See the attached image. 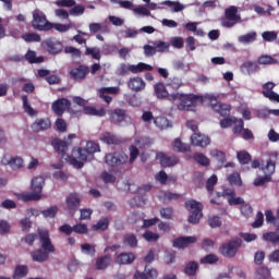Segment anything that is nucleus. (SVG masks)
<instances>
[{
    "mask_svg": "<svg viewBox=\"0 0 279 279\" xmlns=\"http://www.w3.org/2000/svg\"><path fill=\"white\" fill-rule=\"evenodd\" d=\"M262 38L266 43H274V40H278V33L274 31H266L262 34Z\"/></svg>",
    "mask_w": 279,
    "mask_h": 279,
    "instance_id": "obj_49",
    "label": "nucleus"
},
{
    "mask_svg": "<svg viewBox=\"0 0 279 279\" xmlns=\"http://www.w3.org/2000/svg\"><path fill=\"white\" fill-rule=\"evenodd\" d=\"M236 158L240 165H250L252 162V155L247 150H240L236 153Z\"/></svg>",
    "mask_w": 279,
    "mask_h": 279,
    "instance_id": "obj_36",
    "label": "nucleus"
},
{
    "mask_svg": "<svg viewBox=\"0 0 279 279\" xmlns=\"http://www.w3.org/2000/svg\"><path fill=\"white\" fill-rule=\"evenodd\" d=\"M262 95L269 99V101H276L279 104V95L276 92H262Z\"/></svg>",
    "mask_w": 279,
    "mask_h": 279,
    "instance_id": "obj_64",
    "label": "nucleus"
},
{
    "mask_svg": "<svg viewBox=\"0 0 279 279\" xmlns=\"http://www.w3.org/2000/svg\"><path fill=\"white\" fill-rule=\"evenodd\" d=\"M276 160H278V154L271 155V157L267 160L266 166L263 168L265 175H274L276 173Z\"/></svg>",
    "mask_w": 279,
    "mask_h": 279,
    "instance_id": "obj_24",
    "label": "nucleus"
},
{
    "mask_svg": "<svg viewBox=\"0 0 279 279\" xmlns=\"http://www.w3.org/2000/svg\"><path fill=\"white\" fill-rule=\"evenodd\" d=\"M85 10H86V8H84V5H82V4L75 5L74 4V7L72 9H70V14H71V16H80V15L84 14Z\"/></svg>",
    "mask_w": 279,
    "mask_h": 279,
    "instance_id": "obj_61",
    "label": "nucleus"
},
{
    "mask_svg": "<svg viewBox=\"0 0 279 279\" xmlns=\"http://www.w3.org/2000/svg\"><path fill=\"white\" fill-rule=\"evenodd\" d=\"M161 5H168V8H172V12H182V10H184V4L178 1L166 0L161 2Z\"/></svg>",
    "mask_w": 279,
    "mask_h": 279,
    "instance_id": "obj_40",
    "label": "nucleus"
},
{
    "mask_svg": "<svg viewBox=\"0 0 279 279\" xmlns=\"http://www.w3.org/2000/svg\"><path fill=\"white\" fill-rule=\"evenodd\" d=\"M110 226V220L108 218H101L96 225L93 226V230L96 232H106L108 227Z\"/></svg>",
    "mask_w": 279,
    "mask_h": 279,
    "instance_id": "obj_37",
    "label": "nucleus"
},
{
    "mask_svg": "<svg viewBox=\"0 0 279 279\" xmlns=\"http://www.w3.org/2000/svg\"><path fill=\"white\" fill-rule=\"evenodd\" d=\"M213 110L214 112H217L220 114V117H230V106L222 104V102H217L213 105Z\"/></svg>",
    "mask_w": 279,
    "mask_h": 279,
    "instance_id": "obj_30",
    "label": "nucleus"
},
{
    "mask_svg": "<svg viewBox=\"0 0 279 279\" xmlns=\"http://www.w3.org/2000/svg\"><path fill=\"white\" fill-rule=\"evenodd\" d=\"M83 112L84 114H89L92 117H106V109L104 108L97 109L95 107L85 106Z\"/></svg>",
    "mask_w": 279,
    "mask_h": 279,
    "instance_id": "obj_31",
    "label": "nucleus"
},
{
    "mask_svg": "<svg viewBox=\"0 0 279 279\" xmlns=\"http://www.w3.org/2000/svg\"><path fill=\"white\" fill-rule=\"evenodd\" d=\"M101 143H106V145H121L123 140L110 132H105L100 135Z\"/></svg>",
    "mask_w": 279,
    "mask_h": 279,
    "instance_id": "obj_23",
    "label": "nucleus"
},
{
    "mask_svg": "<svg viewBox=\"0 0 279 279\" xmlns=\"http://www.w3.org/2000/svg\"><path fill=\"white\" fill-rule=\"evenodd\" d=\"M33 132H45L46 130H51V119L49 118H40L37 119L32 125H31Z\"/></svg>",
    "mask_w": 279,
    "mask_h": 279,
    "instance_id": "obj_19",
    "label": "nucleus"
},
{
    "mask_svg": "<svg viewBox=\"0 0 279 279\" xmlns=\"http://www.w3.org/2000/svg\"><path fill=\"white\" fill-rule=\"evenodd\" d=\"M173 149H175V151H189V149H191V146H189V144H184L182 143L181 138H175L174 143H173Z\"/></svg>",
    "mask_w": 279,
    "mask_h": 279,
    "instance_id": "obj_45",
    "label": "nucleus"
},
{
    "mask_svg": "<svg viewBox=\"0 0 279 279\" xmlns=\"http://www.w3.org/2000/svg\"><path fill=\"white\" fill-rule=\"evenodd\" d=\"M143 239H145V241L148 243H157V241L160 239V234L154 233L153 231H146L143 234Z\"/></svg>",
    "mask_w": 279,
    "mask_h": 279,
    "instance_id": "obj_50",
    "label": "nucleus"
},
{
    "mask_svg": "<svg viewBox=\"0 0 279 279\" xmlns=\"http://www.w3.org/2000/svg\"><path fill=\"white\" fill-rule=\"evenodd\" d=\"M128 119V111L125 109L117 108L109 112V120L113 125H121Z\"/></svg>",
    "mask_w": 279,
    "mask_h": 279,
    "instance_id": "obj_16",
    "label": "nucleus"
},
{
    "mask_svg": "<svg viewBox=\"0 0 279 279\" xmlns=\"http://www.w3.org/2000/svg\"><path fill=\"white\" fill-rule=\"evenodd\" d=\"M154 89L157 99H168L169 101V97H171V95H169V92L167 90L165 83L155 84Z\"/></svg>",
    "mask_w": 279,
    "mask_h": 279,
    "instance_id": "obj_27",
    "label": "nucleus"
},
{
    "mask_svg": "<svg viewBox=\"0 0 279 279\" xmlns=\"http://www.w3.org/2000/svg\"><path fill=\"white\" fill-rule=\"evenodd\" d=\"M41 215H44L45 219H53L58 215V206L43 210Z\"/></svg>",
    "mask_w": 279,
    "mask_h": 279,
    "instance_id": "obj_52",
    "label": "nucleus"
},
{
    "mask_svg": "<svg viewBox=\"0 0 279 279\" xmlns=\"http://www.w3.org/2000/svg\"><path fill=\"white\" fill-rule=\"evenodd\" d=\"M221 218L219 216H214L208 218V226L211 228H221Z\"/></svg>",
    "mask_w": 279,
    "mask_h": 279,
    "instance_id": "obj_63",
    "label": "nucleus"
},
{
    "mask_svg": "<svg viewBox=\"0 0 279 279\" xmlns=\"http://www.w3.org/2000/svg\"><path fill=\"white\" fill-rule=\"evenodd\" d=\"M154 123L159 130H169V128H171V122L166 117L155 118Z\"/></svg>",
    "mask_w": 279,
    "mask_h": 279,
    "instance_id": "obj_34",
    "label": "nucleus"
},
{
    "mask_svg": "<svg viewBox=\"0 0 279 279\" xmlns=\"http://www.w3.org/2000/svg\"><path fill=\"white\" fill-rule=\"evenodd\" d=\"M191 143L194 147H208L210 145V137L202 133H194L191 136Z\"/></svg>",
    "mask_w": 279,
    "mask_h": 279,
    "instance_id": "obj_18",
    "label": "nucleus"
},
{
    "mask_svg": "<svg viewBox=\"0 0 279 279\" xmlns=\"http://www.w3.org/2000/svg\"><path fill=\"white\" fill-rule=\"evenodd\" d=\"M80 221H88L90 217H93V209L90 208H83L80 210Z\"/></svg>",
    "mask_w": 279,
    "mask_h": 279,
    "instance_id": "obj_60",
    "label": "nucleus"
},
{
    "mask_svg": "<svg viewBox=\"0 0 279 279\" xmlns=\"http://www.w3.org/2000/svg\"><path fill=\"white\" fill-rule=\"evenodd\" d=\"M256 32L247 33L239 37V43H242V45H250V43L256 40Z\"/></svg>",
    "mask_w": 279,
    "mask_h": 279,
    "instance_id": "obj_41",
    "label": "nucleus"
},
{
    "mask_svg": "<svg viewBox=\"0 0 279 279\" xmlns=\"http://www.w3.org/2000/svg\"><path fill=\"white\" fill-rule=\"evenodd\" d=\"M159 215L162 219H173V209L172 207H165L159 210Z\"/></svg>",
    "mask_w": 279,
    "mask_h": 279,
    "instance_id": "obj_55",
    "label": "nucleus"
},
{
    "mask_svg": "<svg viewBox=\"0 0 279 279\" xmlns=\"http://www.w3.org/2000/svg\"><path fill=\"white\" fill-rule=\"evenodd\" d=\"M89 73L90 68H88V65L81 64L70 71V77L75 82H82V80H86V75Z\"/></svg>",
    "mask_w": 279,
    "mask_h": 279,
    "instance_id": "obj_14",
    "label": "nucleus"
},
{
    "mask_svg": "<svg viewBox=\"0 0 279 279\" xmlns=\"http://www.w3.org/2000/svg\"><path fill=\"white\" fill-rule=\"evenodd\" d=\"M156 160H159L161 167L167 169V167H175L180 159L175 155H168L162 151L156 154Z\"/></svg>",
    "mask_w": 279,
    "mask_h": 279,
    "instance_id": "obj_11",
    "label": "nucleus"
},
{
    "mask_svg": "<svg viewBox=\"0 0 279 279\" xmlns=\"http://www.w3.org/2000/svg\"><path fill=\"white\" fill-rule=\"evenodd\" d=\"M23 40L25 43H40L41 38L38 33H27L22 35Z\"/></svg>",
    "mask_w": 279,
    "mask_h": 279,
    "instance_id": "obj_48",
    "label": "nucleus"
},
{
    "mask_svg": "<svg viewBox=\"0 0 279 279\" xmlns=\"http://www.w3.org/2000/svg\"><path fill=\"white\" fill-rule=\"evenodd\" d=\"M264 241L268 243H279V234L277 232H267L263 234Z\"/></svg>",
    "mask_w": 279,
    "mask_h": 279,
    "instance_id": "obj_54",
    "label": "nucleus"
},
{
    "mask_svg": "<svg viewBox=\"0 0 279 279\" xmlns=\"http://www.w3.org/2000/svg\"><path fill=\"white\" fill-rule=\"evenodd\" d=\"M243 246V240L235 238L220 245L219 252L225 258H234L239 254V250Z\"/></svg>",
    "mask_w": 279,
    "mask_h": 279,
    "instance_id": "obj_5",
    "label": "nucleus"
},
{
    "mask_svg": "<svg viewBox=\"0 0 279 279\" xmlns=\"http://www.w3.org/2000/svg\"><path fill=\"white\" fill-rule=\"evenodd\" d=\"M271 277V270L267 266H260L255 271L256 279H268Z\"/></svg>",
    "mask_w": 279,
    "mask_h": 279,
    "instance_id": "obj_35",
    "label": "nucleus"
},
{
    "mask_svg": "<svg viewBox=\"0 0 279 279\" xmlns=\"http://www.w3.org/2000/svg\"><path fill=\"white\" fill-rule=\"evenodd\" d=\"M227 180L229 183L234 184L235 186H241V184H243V182L241 181V174L236 172L230 174Z\"/></svg>",
    "mask_w": 279,
    "mask_h": 279,
    "instance_id": "obj_56",
    "label": "nucleus"
},
{
    "mask_svg": "<svg viewBox=\"0 0 279 279\" xmlns=\"http://www.w3.org/2000/svg\"><path fill=\"white\" fill-rule=\"evenodd\" d=\"M32 27L37 32H50L53 29V23L47 21V15L39 10L33 12Z\"/></svg>",
    "mask_w": 279,
    "mask_h": 279,
    "instance_id": "obj_6",
    "label": "nucleus"
},
{
    "mask_svg": "<svg viewBox=\"0 0 279 279\" xmlns=\"http://www.w3.org/2000/svg\"><path fill=\"white\" fill-rule=\"evenodd\" d=\"M41 47H44L48 53L52 54L60 53L63 48L62 43L58 41L56 38H48L41 41Z\"/></svg>",
    "mask_w": 279,
    "mask_h": 279,
    "instance_id": "obj_15",
    "label": "nucleus"
},
{
    "mask_svg": "<svg viewBox=\"0 0 279 279\" xmlns=\"http://www.w3.org/2000/svg\"><path fill=\"white\" fill-rule=\"evenodd\" d=\"M101 151V147L99 144L89 141L86 143V147L74 148L72 150V156L69 157L70 165L74 169H82L84 167V162H90V160H95V154Z\"/></svg>",
    "mask_w": 279,
    "mask_h": 279,
    "instance_id": "obj_1",
    "label": "nucleus"
},
{
    "mask_svg": "<svg viewBox=\"0 0 279 279\" xmlns=\"http://www.w3.org/2000/svg\"><path fill=\"white\" fill-rule=\"evenodd\" d=\"M123 245H126L128 247H138V239L136 238V234L134 233H126L123 236Z\"/></svg>",
    "mask_w": 279,
    "mask_h": 279,
    "instance_id": "obj_32",
    "label": "nucleus"
},
{
    "mask_svg": "<svg viewBox=\"0 0 279 279\" xmlns=\"http://www.w3.org/2000/svg\"><path fill=\"white\" fill-rule=\"evenodd\" d=\"M136 260V255L134 253H120L117 258V265H132Z\"/></svg>",
    "mask_w": 279,
    "mask_h": 279,
    "instance_id": "obj_25",
    "label": "nucleus"
},
{
    "mask_svg": "<svg viewBox=\"0 0 279 279\" xmlns=\"http://www.w3.org/2000/svg\"><path fill=\"white\" fill-rule=\"evenodd\" d=\"M65 204L69 213L75 215V213H77L80 209V205L82 204V196L78 193H71L65 198Z\"/></svg>",
    "mask_w": 279,
    "mask_h": 279,
    "instance_id": "obj_12",
    "label": "nucleus"
},
{
    "mask_svg": "<svg viewBox=\"0 0 279 279\" xmlns=\"http://www.w3.org/2000/svg\"><path fill=\"white\" fill-rule=\"evenodd\" d=\"M193 243H197L196 236H180L173 240L172 245L179 250H184V247H189Z\"/></svg>",
    "mask_w": 279,
    "mask_h": 279,
    "instance_id": "obj_20",
    "label": "nucleus"
},
{
    "mask_svg": "<svg viewBox=\"0 0 279 279\" xmlns=\"http://www.w3.org/2000/svg\"><path fill=\"white\" fill-rule=\"evenodd\" d=\"M85 56H92L93 60H101V49L86 46Z\"/></svg>",
    "mask_w": 279,
    "mask_h": 279,
    "instance_id": "obj_38",
    "label": "nucleus"
},
{
    "mask_svg": "<svg viewBox=\"0 0 279 279\" xmlns=\"http://www.w3.org/2000/svg\"><path fill=\"white\" fill-rule=\"evenodd\" d=\"M52 112L57 114V117H62L69 108H71V100L66 98H59L54 102H52Z\"/></svg>",
    "mask_w": 279,
    "mask_h": 279,
    "instance_id": "obj_13",
    "label": "nucleus"
},
{
    "mask_svg": "<svg viewBox=\"0 0 279 279\" xmlns=\"http://www.w3.org/2000/svg\"><path fill=\"white\" fill-rule=\"evenodd\" d=\"M27 274H29V268L27 267V265H17L15 266L12 279L27 278Z\"/></svg>",
    "mask_w": 279,
    "mask_h": 279,
    "instance_id": "obj_29",
    "label": "nucleus"
},
{
    "mask_svg": "<svg viewBox=\"0 0 279 279\" xmlns=\"http://www.w3.org/2000/svg\"><path fill=\"white\" fill-rule=\"evenodd\" d=\"M25 59L29 62V64H38V62L43 61V57L36 58V51L28 50L25 54Z\"/></svg>",
    "mask_w": 279,
    "mask_h": 279,
    "instance_id": "obj_46",
    "label": "nucleus"
},
{
    "mask_svg": "<svg viewBox=\"0 0 279 279\" xmlns=\"http://www.w3.org/2000/svg\"><path fill=\"white\" fill-rule=\"evenodd\" d=\"M129 151H130L129 162L132 165V162H134V160H136L141 155V150H138V147L132 145L130 146Z\"/></svg>",
    "mask_w": 279,
    "mask_h": 279,
    "instance_id": "obj_58",
    "label": "nucleus"
},
{
    "mask_svg": "<svg viewBox=\"0 0 279 279\" xmlns=\"http://www.w3.org/2000/svg\"><path fill=\"white\" fill-rule=\"evenodd\" d=\"M267 182H271V177H269V174H265L264 177H257L254 180V185L255 186H265V184H267Z\"/></svg>",
    "mask_w": 279,
    "mask_h": 279,
    "instance_id": "obj_59",
    "label": "nucleus"
},
{
    "mask_svg": "<svg viewBox=\"0 0 279 279\" xmlns=\"http://www.w3.org/2000/svg\"><path fill=\"white\" fill-rule=\"evenodd\" d=\"M197 269H199L197 262H190L184 269V274H186V276H195Z\"/></svg>",
    "mask_w": 279,
    "mask_h": 279,
    "instance_id": "obj_43",
    "label": "nucleus"
},
{
    "mask_svg": "<svg viewBox=\"0 0 279 279\" xmlns=\"http://www.w3.org/2000/svg\"><path fill=\"white\" fill-rule=\"evenodd\" d=\"M185 208L186 210H190L192 215L189 217L187 221L189 223H199V219H202L203 214H202V203L197 201H187L185 202Z\"/></svg>",
    "mask_w": 279,
    "mask_h": 279,
    "instance_id": "obj_8",
    "label": "nucleus"
},
{
    "mask_svg": "<svg viewBox=\"0 0 279 279\" xmlns=\"http://www.w3.org/2000/svg\"><path fill=\"white\" fill-rule=\"evenodd\" d=\"M169 101H171V104L180 101L178 110H191V108L195 106V101H197V96L193 94L172 93L169 96Z\"/></svg>",
    "mask_w": 279,
    "mask_h": 279,
    "instance_id": "obj_3",
    "label": "nucleus"
},
{
    "mask_svg": "<svg viewBox=\"0 0 279 279\" xmlns=\"http://www.w3.org/2000/svg\"><path fill=\"white\" fill-rule=\"evenodd\" d=\"M215 263H219V257L215 254H208L201 258L202 265H215Z\"/></svg>",
    "mask_w": 279,
    "mask_h": 279,
    "instance_id": "obj_47",
    "label": "nucleus"
},
{
    "mask_svg": "<svg viewBox=\"0 0 279 279\" xmlns=\"http://www.w3.org/2000/svg\"><path fill=\"white\" fill-rule=\"evenodd\" d=\"M170 47V44L167 41H157L155 44V48L157 49L158 53H165V51H168Z\"/></svg>",
    "mask_w": 279,
    "mask_h": 279,
    "instance_id": "obj_62",
    "label": "nucleus"
},
{
    "mask_svg": "<svg viewBox=\"0 0 279 279\" xmlns=\"http://www.w3.org/2000/svg\"><path fill=\"white\" fill-rule=\"evenodd\" d=\"M51 145L53 149L57 151V154H60L62 158L66 156V151L69 149V144L65 141H62L60 138H54L51 142Z\"/></svg>",
    "mask_w": 279,
    "mask_h": 279,
    "instance_id": "obj_22",
    "label": "nucleus"
},
{
    "mask_svg": "<svg viewBox=\"0 0 279 279\" xmlns=\"http://www.w3.org/2000/svg\"><path fill=\"white\" fill-rule=\"evenodd\" d=\"M218 181L219 179L217 178V174H213L210 178L207 179L206 190L208 191V193H213V191H215V185Z\"/></svg>",
    "mask_w": 279,
    "mask_h": 279,
    "instance_id": "obj_51",
    "label": "nucleus"
},
{
    "mask_svg": "<svg viewBox=\"0 0 279 279\" xmlns=\"http://www.w3.org/2000/svg\"><path fill=\"white\" fill-rule=\"evenodd\" d=\"M112 263V256L110 254L102 255L96 259V269L98 271H104V269H108Z\"/></svg>",
    "mask_w": 279,
    "mask_h": 279,
    "instance_id": "obj_26",
    "label": "nucleus"
},
{
    "mask_svg": "<svg viewBox=\"0 0 279 279\" xmlns=\"http://www.w3.org/2000/svg\"><path fill=\"white\" fill-rule=\"evenodd\" d=\"M257 64H278V60H276L269 54H263L257 59Z\"/></svg>",
    "mask_w": 279,
    "mask_h": 279,
    "instance_id": "obj_44",
    "label": "nucleus"
},
{
    "mask_svg": "<svg viewBox=\"0 0 279 279\" xmlns=\"http://www.w3.org/2000/svg\"><path fill=\"white\" fill-rule=\"evenodd\" d=\"M239 21H241V15H239V9L231 5L225 10V19L221 20L222 27H234Z\"/></svg>",
    "mask_w": 279,
    "mask_h": 279,
    "instance_id": "obj_7",
    "label": "nucleus"
},
{
    "mask_svg": "<svg viewBox=\"0 0 279 279\" xmlns=\"http://www.w3.org/2000/svg\"><path fill=\"white\" fill-rule=\"evenodd\" d=\"M155 180L163 186L169 181V175L165 170H160L157 174H155Z\"/></svg>",
    "mask_w": 279,
    "mask_h": 279,
    "instance_id": "obj_53",
    "label": "nucleus"
},
{
    "mask_svg": "<svg viewBox=\"0 0 279 279\" xmlns=\"http://www.w3.org/2000/svg\"><path fill=\"white\" fill-rule=\"evenodd\" d=\"M260 70L257 62L254 61H245L241 66L240 71L244 75H252Z\"/></svg>",
    "mask_w": 279,
    "mask_h": 279,
    "instance_id": "obj_21",
    "label": "nucleus"
},
{
    "mask_svg": "<svg viewBox=\"0 0 279 279\" xmlns=\"http://www.w3.org/2000/svg\"><path fill=\"white\" fill-rule=\"evenodd\" d=\"M72 230L76 234H88V226H86L85 223L74 225L72 227Z\"/></svg>",
    "mask_w": 279,
    "mask_h": 279,
    "instance_id": "obj_57",
    "label": "nucleus"
},
{
    "mask_svg": "<svg viewBox=\"0 0 279 279\" xmlns=\"http://www.w3.org/2000/svg\"><path fill=\"white\" fill-rule=\"evenodd\" d=\"M1 163L4 165V167H10L12 171H19V169L25 167V161L20 156L4 155L1 159Z\"/></svg>",
    "mask_w": 279,
    "mask_h": 279,
    "instance_id": "obj_10",
    "label": "nucleus"
},
{
    "mask_svg": "<svg viewBox=\"0 0 279 279\" xmlns=\"http://www.w3.org/2000/svg\"><path fill=\"white\" fill-rule=\"evenodd\" d=\"M128 159L125 153H109L105 156V162L108 167H120V165H125Z\"/></svg>",
    "mask_w": 279,
    "mask_h": 279,
    "instance_id": "obj_9",
    "label": "nucleus"
},
{
    "mask_svg": "<svg viewBox=\"0 0 279 279\" xmlns=\"http://www.w3.org/2000/svg\"><path fill=\"white\" fill-rule=\"evenodd\" d=\"M128 86L133 93H141L145 90L147 83L141 76H134L128 81Z\"/></svg>",
    "mask_w": 279,
    "mask_h": 279,
    "instance_id": "obj_17",
    "label": "nucleus"
},
{
    "mask_svg": "<svg viewBox=\"0 0 279 279\" xmlns=\"http://www.w3.org/2000/svg\"><path fill=\"white\" fill-rule=\"evenodd\" d=\"M43 186H45V178L35 177L32 180L31 189L33 193L23 194V202H38L43 195Z\"/></svg>",
    "mask_w": 279,
    "mask_h": 279,
    "instance_id": "obj_4",
    "label": "nucleus"
},
{
    "mask_svg": "<svg viewBox=\"0 0 279 279\" xmlns=\"http://www.w3.org/2000/svg\"><path fill=\"white\" fill-rule=\"evenodd\" d=\"M22 101L26 114H29V117H34L36 114V110H34V108H32V105H29V99L27 98V95L22 96Z\"/></svg>",
    "mask_w": 279,
    "mask_h": 279,
    "instance_id": "obj_42",
    "label": "nucleus"
},
{
    "mask_svg": "<svg viewBox=\"0 0 279 279\" xmlns=\"http://www.w3.org/2000/svg\"><path fill=\"white\" fill-rule=\"evenodd\" d=\"M145 71H154V66H151L145 62H140L137 64H131V73H133V75H136L138 73H145Z\"/></svg>",
    "mask_w": 279,
    "mask_h": 279,
    "instance_id": "obj_28",
    "label": "nucleus"
},
{
    "mask_svg": "<svg viewBox=\"0 0 279 279\" xmlns=\"http://www.w3.org/2000/svg\"><path fill=\"white\" fill-rule=\"evenodd\" d=\"M135 279H156L158 278V270L151 268L146 272L136 271L134 275Z\"/></svg>",
    "mask_w": 279,
    "mask_h": 279,
    "instance_id": "obj_33",
    "label": "nucleus"
},
{
    "mask_svg": "<svg viewBox=\"0 0 279 279\" xmlns=\"http://www.w3.org/2000/svg\"><path fill=\"white\" fill-rule=\"evenodd\" d=\"M193 158H194L195 162H197L198 165H202V167L210 166V159H208V157H206V155H204L202 153H195L193 155Z\"/></svg>",
    "mask_w": 279,
    "mask_h": 279,
    "instance_id": "obj_39",
    "label": "nucleus"
},
{
    "mask_svg": "<svg viewBox=\"0 0 279 279\" xmlns=\"http://www.w3.org/2000/svg\"><path fill=\"white\" fill-rule=\"evenodd\" d=\"M39 245L41 248H37L31 253L34 263H47L49 260V254L56 252V246L51 242L49 236V230H38Z\"/></svg>",
    "mask_w": 279,
    "mask_h": 279,
    "instance_id": "obj_2",
    "label": "nucleus"
}]
</instances>
